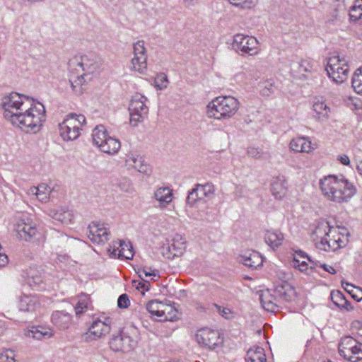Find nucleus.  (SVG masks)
<instances>
[{
  "label": "nucleus",
  "mask_w": 362,
  "mask_h": 362,
  "mask_svg": "<svg viewBox=\"0 0 362 362\" xmlns=\"http://www.w3.org/2000/svg\"><path fill=\"white\" fill-rule=\"evenodd\" d=\"M200 201L202 200L199 199V195L194 187L189 192L187 197V204L190 207H194Z\"/></svg>",
  "instance_id": "nucleus-47"
},
{
  "label": "nucleus",
  "mask_w": 362,
  "mask_h": 362,
  "mask_svg": "<svg viewBox=\"0 0 362 362\" xmlns=\"http://www.w3.org/2000/svg\"><path fill=\"white\" fill-rule=\"evenodd\" d=\"M276 293L279 297L285 301L292 300L296 296L294 288L288 284L279 286L276 289Z\"/></svg>",
  "instance_id": "nucleus-37"
},
{
  "label": "nucleus",
  "mask_w": 362,
  "mask_h": 362,
  "mask_svg": "<svg viewBox=\"0 0 362 362\" xmlns=\"http://www.w3.org/2000/svg\"><path fill=\"white\" fill-rule=\"evenodd\" d=\"M121 144L118 139L111 136H108L102 144L98 146V148L107 154H116L120 149Z\"/></svg>",
  "instance_id": "nucleus-30"
},
{
  "label": "nucleus",
  "mask_w": 362,
  "mask_h": 362,
  "mask_svg": "<svg viewBox=\"0 0 362 362\" xmlns=\"http://www.w3.org/2000/svg\"><path fill=\"white\" fill-rule=\"evenodd\" d=\"M350 295L356 301L361 300H362V288L360 287L356 286V288L351 292V293H350Z\"/></svg>",
  "instance_id": "nucleus-53"
},
{
  "label": "nucleus",
  "mask_w": 362,
  "mask_h": 362,
  "mask_svg": "<svg viewBox=\"0 0 362 362\" xmlns=\"http://www.w3.org/2000/svg\"><path fill=\"white\" fill-rule=\"evenodd\" d=\"M16 358L14 349L5 347L0 349V362H18Z\"/></svg>",
  "instance_id": "nucleus-41"
},
{
  "label": "nucleus",
  "mask_w": 362,
  "mask_h": 362,
  "mask_svg": "<svg viewBox=\"0 0 362 362\" xmlns=\"http://www.w3.org/2000/svg\"><path fill=\"white\" fill-rule=\"evenodd\" d=\"M239 100L232 95H218L208 102L205 115L214 121L228 120L235 117L240 110Z\"/></svg>",
  "instance_id": "nucleus-4"
},
{
  "label": "nucleus",
  "mask_w": 362,
  "mask_h": 362,
  "mask_svg": "<svg viewBox=\"0 0 362 362\" xmlns=\"http://www.w3.org/2000/svg\"><path fill=\"white\" fill-rule=\"evenodd\" d=\"M274 83L271 81H265L259 85V93L261 95L268 97L274 93Z\"/></svg>",
  "instance_id": "nucleus-45"
},
{
  "label": "nucleus",
  "mask_w": 362,
  "mask_h": 362,
  "mask_svg": "<svg viewBox=\"0 0 362 362\" xmlns=\"http://www.w3.org/2000/svg\"><path fill=\"white\" fill-rule=\"evenodd\" d=\"M30 192L35 195L40 202H47L49 199L52 189L47 184L42 183L37 187H31Z\"/></svg>",
  "instance_id": "nucleus-31"
},
{
  "label": "nucleus",
  "mask_w": 362,
  "mask_h": 362,
  "mask_svg": "<svg viewBox=\"0 0 362 362\" xmlns=\"http://www.w3.org/2000/svg\"><path fill=\"white\" fill-rule=\"evenodd\" d=\"M4 119L15 128L28 133H38L46 121L45 105L25 94L11 92L2 98Z\"/></svg>",
  "instance_id": "nucleus-1"
},
{
  "label": "nucleus",
  "mask_w": 362,
  "mask_h": 362,
  "mask_svg": "<svg viewBox=\"0 0 362 362\" xmlns=\"http://www.w3.org/2000/svg\"><path fill=\"white\" fill-rule=\"evenodd\" d=\"M240 262L248 267L257 268L262 265L263 258L260 253L254 250L243 252L239 259Z\"/></svg>",
  "instance_id": "nucleus-27"
},
{
  "label": "nucleus",
  "mask_w": 362,
  "mask_h": 362,
  "mask_svg": "<svg viewBox=\"0 0 362 362\" xmlns=\"http://www.w3.org/2000/svg\"><path fill=\"white\" fill-rule=\"evenodd\" d=\"M317 148V144L308 137H294L288 143V149L293 153L312 154Z\"/></svg>",
  "instance_id": "nucleus-18"
},
{
  "label": "nucleus",
  "mask_w": 362,
  "mask_h": 362,
  "mask_svg": "<svg viewBox=\"0 0 362 362\" xmlns=\"http://www.w3.org/2000/svg\"><path fill=\"white\" fill-rule=\"evenodd\" d=\"M88 230V237L94 243L105 244L110 238V232L105 223L92 222Z\"/></svg>",
  "instance_id": "nucleus-16"
},
{
  "label": "nucleus",
  "mask_w": 362,
  "mask_h": 362,
  "mask_svg": "<svg viewBox=\"0 0 362 362\" xmlns=\"http://www.w3.org/2000/svg\"><path fill=\"white\" fill-rule=\"evenodd\" d=\"M195 339L201 346L209 349H214L222 343L219 333L207 327L197 330Z\"/></svg>",
  "instance_id": "nucleus-14"
},
{
  "label": "nucleus",
  "mask_w": 362,
  "mask_h": 362,
  "mask_svg": "<svg viewBox=\"0 0 362 362\" xmlns=\"http://www.w3.org/2000/svg\"><path fill=\"white\" fill-rule=\"evenodd\" d=\"M338 351L340 356L348 361L358 362L362 360V343L350 336L341 339Z\"/></svg>",
  "instance_id": "nucleus-8"
},
{
  "label": "nucleus",
  "mask_w": 362,
  "mask_h": 362,
  "mask_svg": "<svg viewBox=\"0 0 362 362\" xmlns=\"http://www.w3.org/2000/svg\"><path fill=\"white\" fill-rule=\"evenodd\" d=\"M329 78L337 84H341L348 79L349 65L344 56L332 55L327 59L325 68Z\"/></svg>",
  "instance_id": "nucleus-6"
},
{
  "label": "nucleus",
  "mask_w": 362,
  "mask_h": 362,
  "mask_svg": "<svg viewBox=\"0 0 362 362\" xmlns=\"http://www.w3.org/2000/svg\"><path fill=\"white\" fill-rule=\"evenodd\" d=\"M184 5L186 8H190L193 6V3L192 0H184Z\"/></svg>",
  "instance_id": "nucleus-59"
},
{
  "label": "nucleus",
  "mask_w": 362,
  "mask_h": 362,
  "mask_svg": "<svg viewBox=\"0 0 362 362\" xmlns=\"http://www.w3.org/2000/svg\"><path fill=\"white\" fill-rule=\"evenodd\" d=\"M91 136L93 145L98 148L103 141H105V139L110 134L106 127L100 124L96 126L93 129Z\"/></svg>",
  "instance_id": "nucleus-34"
},
{
  "label": "nucleus",
  "mask_w": 362,
  "mask_h": 362,
  "mask_svg": "<svg viewBox=\"0 0 362 362\" xmlns=\"http://www.w3.org/2000/svg\"><path fill=\"white\" fill-rule=\"evenodd\" d=\"M91 305L90 297L86 294H81L78 296V300L75 305V311L77 315L84 313Z\"/></svg>",
  "instance_id": "nucleus-39"
},
{
  "label": "nucleus",
  "mask_w": 362,
  "mask_h": 362,
  "mask_svg": "<svg viewBox=\"0 0 362 362\" xmlns=\"http://www.w3.org/2000/svg\"><path fill=\"white\" fill-rule=\"evenodd\" d=\"M314 233L320 238L317 246L325 251H335L346 246L349 242V231L344 226H331L325 220L319 221Z\"/></svg>",
  "instance_id": "nucleus-3"
},
{
  "label": "nucleus",
  "mask_w": 362,
  "mask_h": 362,
  "mask_svg": "<svg viewBox=\"0 0 362 362\" xmlns=\"http://www.w3.org/2000/svg\"><path fill=\"white\" fill-rule=\"evenodd\" d=\"M52 320L57 325L66 328L71 322V316L68 313L62 311L56 312L52 315Z\"/></svg>",
  "instance_id": "nucleus-40"
},
{
  "label": "nucleus",
  "mask_w": 362,
  "mask_h": 362,
  "mask_svg": "<svg viewBox=\"0 0 362 362\" xmlns=\"http://www.w3.org/2000/svg\"><path fill=\"white\" fill-rule=\"evenodd\" d=\"M147 49L144 41L138 40L133 45V57L129 69L136 74L146 75L148 72Z\"/></svg>",
  "instance_id": "nucleus-10"
},
{
  "label": "nucleus",
  "mask_w": 362,
  "mask_h": 362,
  "mask_svg": "<svg viewBox=\"0 0 362 362\" xmlns=\"http://www.w3.org/2000/svg\"><path fill=\"white\" fill-rule=\"evenodd\" d=\"M234 78H233L234 81H241L243 80V78H242L243 77V74L242 73H238V74H235L234 76Z\"/></svg>",
  "instance_id": "nucleus-60"
},
{
  "label": "nucleus",
  "mask_w": 362,
  "mask_h": 362,
  "mask_svg": "<svg viewBox=\"0 0 362 362\" xmlns=\"http://www.w3.org/2000/svg\"><path fill=\"white\" fill-rule=\"evenodd\" d=\"M293 267L308 275L313 274L315 264L302 251H296L293 257Z\"/></svg>",
  "instance_id": "nucleus-20"
},
{
  "label": "nucleus",
  "mask_w": 362,
  "mask_h": 362,
  "mask_svg": "<svg viewBox=\"0 0 362 362\" xmlns=\"http://www.w3.org/2000/svg\"><path fill=\"white\" fill-rule=\"evenodd\" d=\"M147 101V98L140 93H135L132 97L129 110L130 123L133 126H136L139 122L143 121L144 117L148 114V107L146 105Z\"/></svg>",
  "instance_id": "nucleus-12"
},
{
  "label": "nucleus",
  "mask_w": 362,
  "mask_h": 362,
  "mask_svg": "<svg viewBox=\"0 0 362 362\" xmlns=\"http://www.w3.org/2000/svg\"><path fill=\"white\" fill-rule=\"evenodd\" d=\"M248 153L252 156V157H255L256 156V154H255V150L254 149H250L248 151Z\"/></svg>",
  "instance_id": "nucleus-61"
},
{
  "label": "nucleus",
  "mask_w": 362,
  "mask_h": 362,
  "mask_svg": "<svg viewBox=\"0 0 362 362\" xmlns=\"http://www.w3.org/2000/svg\"><path fill=\"white\" fill-rule=\"evenodd\" d=\"M320 267L324 270H325L326 272H327L328 273H330L332 274H334L337 273V270L332 265H329V264H320Z\"/></svg>",
  "instance_id": "nucleus-55"
},
{
  "label": "nucleus",
  "mask_w": 362,
  "mask_h": 362,
  "mask_svg": "<svg viewBox=\"0 0 362 362\" xmlns=\"http://www.w3.org/2000/svg\"><path fill=\"white\" fill-rule=\"evenodd\" d=\"M339 308L341 310H346V311H352L354 309L353 305L351 304V303L349 302L347 300H346L343 303L342 306H340Z\"/></svg>",
  "instance_id": "nucleus-56"
},
{
  "label": "nucleus",
  "mask_w": 362,
  "mask_h": 362,
  "mask_svg": "<svg viewBox=\"0 0 362 362\" xmlns=\"http://www.w3.org/2000/svg\"><path fill=\"white\" fill-rule=\"evenodd\" d=\"M86 124L84 115L69 114L59 124V134L63 141H74L80 136Z\"/></svg>",
  "instance_id": "nucleus-5"
},
{
  "label": "nucleus",
  "mask_w": 362,
  "mask_h": 362,
  "mask_svg": "<svg viewBox=\"0 0 362 362\" xmlns=\"http://www.w3.org/2000/svg\"><path fill=\"white\" fill-rule=\"evenodd\" d=\"M23 334L26 338L37 340L48 339L54 336V331L48 327L40 326L30 327L24 329Z\"/></svg>",
  "instance_id": "nucleus-23"
},
{
  "label": "nucleus",
  "mask_w": 362,
  "mask_h": 362,
  "mask_svg": "<svg viewBox=\"0 0 362 362\" xmlns=\"http://www.w3.org/2000/svg\"><path fill=\"white\" fill-rule=\"evenodd\" d=\"M136 274L141 279H144L145 278H153L156 276V274L155 271L151 270V269L147 268H138L136 270Z\"/></svg>",
  "instance_id": "nucleus-50"
},
{
  "label": "nucleus",
  "mask_w": 362,
  "mask_h": 362,
  "mask_svg": "<svg viewBox=\"0 0 362 362\" xmlns=\"http://www.w3.org/2000/svg\"><path fill=\"white\" fill-rule=\"evenodd\" d=\"M322 195L328 202L338 204L348 203L357 194L354 182L344 176L330 174L319 180Z\"/></svg>",
  "instance_id": "nucleus-2"
},
{
  "label": "nucleus",
  "mask_w": 362,
  "mask_h": 362,
  "mask_svg": "<svg viewBox=\"0 0 362 362\" xmlns=\"http://www.w3.org/2000/svg\"><path fill=\"white\" fill-rule=\"evenodd\" d=\"M355 324L358 326V334L362 337V323L360 322H356Z\"/></svg>",
  "instance_id": "nucleus-58"
},
{
  "label": "nucleus",
  "mask_w": 362,
  "mask_h": 362,
  "mask_svg": "<svg viewBox=\"0 0 362 362\" xmlns=\"http://www.w3.org/2000/svg\"><path fill=\"white\" fill-rule=\"evenodd\" d=\"M70 66H78L82 75L92 80L98 78L101 71L99 62L94 57L83 54L76 55L69 61Z\"/></svg>",
  "instance_id": "nucleus-9"
},
{
  "label": "nucleus",
  "mask_w": 362,
  "mask_h": 362,
  "mask_svg": "<svg viewBox=\"0 0 362 362\" xmlns=\"http://www.w3.org/2000/svg\"><path fill=\"white\" fill-rule=\"evenodd\" d=\"M354 163L355 164V169L358 175L362 177V158L355 157L354 158Z\"/></svg>",
  "instance_id": "nucleus-52"
},
{
  "label": "nucleus",
  "mask_w": 362,
  "mask_h": 362,
  "mask_svg": "<svg viewBox=\"0 0 362 362\" xmlns=\"http://www.w3.org/2000/svg\"><path fill=\"white\" fill-rule=\"evenodd\" d=\"M153 197L160 208H166L174 199L173 190L169 187H160L153 192Z\"/></svg>",
  "instance_id": "nucleus-25"
},
{
  "label": "nucleus",
  "mask_w": 362,
  "mask_h": 362,
  "mask_svg": "<svg viewBox=\"0 0 362 362\" xmlns=\"http://www.w3.org/2000/svg\"><path fill=\"white\" fill-rule=\"evenodd\" d=\"M126 165L135 170L148 174L151 170L148 164L144 161V158L138 154H130L126 159Z\"/></svg>",
  "instance_id": "nucleus-29"
},
{
  "label": "nucleus",
  "mask_w": 362,
  "mask_h": 362,
  "mask_svg": "<svg viewBox=\"0 0 362 362\" xmlns=\"http://www.w3.org/2000/svg\"><path fill=\"white\" fill-rule=\"evenodd\" d=\"M108 255L112 258L132 259L134 252L130 243L123 240H117L112 243L107 250Z\"/></svg>",
  "instance_id": "nucleus-19"
},
{
  "label": "nucleus",
  "mask_w": 362,
  "mask_h": 362,
  "mask_svg": "<svg viewBox=\"0 0 362 362\" xmlns=\"http://www.w3.org/2000/svg\"><path fill=\"white\" fill-rule=\"evenodd\" d=\"M170 248L175 256L182 255L187 248V242L185 239L180 235H176L172 240Z\"/></svg>",
  "instance_id": "nucleus-35"
},
{
  "label": "nucleus",
  "mask_w": 362,
  "mask_h": 362,
  "mask_svg": "<svg viewBox=\"0 0 362 362\" xmlns=\"http://www.w3.org/2000/svg\"><path fill=\"white\" fill-rule=\"evenodd\" d=\"M288 180L284 175L275 177L270 186L272 195L277 200L284 199L288 193Z\"/></svg>",
  "instance_id": "nucleus-21"
},
{
  "label": "nucleus",
  "mask_w": 362,
  "mask_h": 362,
  "mask_svg": "<svg viewBox=\"0 0 362 362\" xmlns=\"http://www.w3.org/2000/svg\"><path fill=\"white\" fill-rule=\"evenodd\" d=\"M146 308L152 317L159 320H171L173 317L174 308L163 302L151 300L146 304Z\"/></svg>",
  "instance_id": "nucleus-15"
},
{
  "label": "nucleus",
  "mask_w": 362,
  "mask_h": 362,
  "mask_svg": "<svg viewBox=\"0 0 362 362\" xmlns=\"http://www.w3.org/2000/svg\"><path fill=\"white\" fill-rule=\"evenodd\" d=\"M232 46L241 56H255L260 52L259 42L252 35L237 33L233 37Z\"/></svg>",
  "instance_id": "nucleus-7"
},
{
  "label": "nucleus",
  "mask_w": 362,
  "mask_h": 362,
  "mask_svg": "<svg viewBox=\"0 0 362 362\" xmlns=\"http://www.w3.org/2000/svg\"><path fill=\"white\" fill-rule=\"evenodd\" d=\"M132 286L139 291L142 295H144L146 291H148L150 288V284L148 281L145 279L139 280H133Z\"/></svg>",
  "instance_id": "nucleus-46"
},
{
  "label": "nucleus",
  "mask_w": 362,
  "mask_h": 362,
  "mask_svg": "<svg viewBox=\"0 0 362 362\" xmlns=\"http://www.w3.org/2000/svg\"><path fill=\"white\" fill-rule=\"evenodd\" d=\"M93 81L80 74L70 78L69 83L72 92L76 95H82L87 90L88 83Z\"/></svg>",
  "instance_id": "nucleus-26"
},
{
  "label": "nucleus",
  "mask_w": 362,
  "mask_h": 362,
  "mask_svg": "<svg viewBox=\"0 0 362 362\" xmlns=\"http://www.w3.org/2000/svg\"><path fill=\"white\" fill-rule=\"evenodd\" d=\"M331 297L333 303L339 308L342 306L343 303L346 300L344 294L339 291H333Z\"/></svg>",
  "instance_id": "nucleus-48"
},
{
  "label": "nucleus",
  "mask_w": 362,
  "mask_h": 362,
  "mask_svg": "<svg viewBox=\"0 0 362 362\" xmlns=\"http://www.w3.org/2000/svg\"><path fill=\"white\" fill-rule=\"evenodd\" d=\"M313 118L317 122L328 121L332 115V108L327 100L322 96H316L311 101Z\"/></svg>",
  "instance_id": "nucleus-13"
},
{
  "label": "nucleus",
  "mask_w": 362,
  "mask_h": 362,
  "mask_svg": "<svg viewBox=\"0 0 362 362\" xmlns=\"http://www.w3.org/2000/svg\"><path fill=\"white\" fill-rule=\"evenodd\" d=\"M30 302V298L28 296L23 297L21 300V303L19 305V308L21 310H28V303Z\"/></svg>",
  "instance_id": "nucleus-54"
},
{
  "label": "nucleus",
  "mask_w": 362,
  "mask_h": 362,
  "mask_svg": "<svg viewBox=\"0 0 362 362\" xmlns=\"http://www.w3.org/2000/svg\"><path fill=\"white\" fill-rule=\"evenodd\" d=\"M47 214L52 219L66 225L71 223L74 218L72 212L62 206L49 208Z\"/></svg>",
  "instance_id": "nucleus-22"
},
{
  "label": "nucleus",
  "mask_w": 362,
  "mask_h": 362,
  "mask_svg": "<svg viewBox=\"0 0 362 362\" xmlns=\"http://www.w3.org/2000/svg\"><path fill=\"white\" fill-rule=\"evenodd\" d=\"M110 321L107 318L95 319L90 324L86 335L90 340H98L110 331Z\"/></svg>",
  "instance_id": "nucleus-17"
},
{
  "label": "nucleus",
  "mask_w": 362,
  "mask_h": 362,
  "mask_svg": "<svg viewBox=\"0 0 362 362\" xmlns=\"http://www.w3.org/2000/svg\"><path fill=\"white\" fill-rule=\"evenodd\" d=\"M195 189L199 195V199L202 201L213 195L215 192V187L210 183L204 185L197 184L195 186Z\"/></svg>",
  "instance_id": "nucleus-38"
},
{
  "label": "nucleus",
  "mask_w": 362,
  "mask_h": 362,
  "mask_svg": "<svg viewBox=\"0 0 362 362\" xmlns=\"http://www.w3.org/2000/svg\"><path fill=\"white\" fill-rule=\"evenodd\" d=\"M351 22L362 25V0H355L349 11Z\"/></svg>",
  "instance_id": "nucleus-33"
},
{
  "label": "nucleus",
  "mask_w": 362,
  "mask_h": 362,
  "mask_svg": "<svg viewBox=\"0 0 362 362\" xmlns=\"http://www.w3.org/2000/svg\"><path fill=\"white\" fill-rule=\"evenodd\" d=\"M12 233L19 241L30 242L36 238L38 230L31 219L18 218L13 223Z\"/></svg>",
  "instance_id": "nucleus-11"
},
{
  "label": "nucleus",
  "mask_w": 362,
  "mask_h": 362,
  "mask_svg": "<svg viewBox=\"0 0 362 362\" xmlns=\"http://www.w3.org/2000/svg\"><path fill=\"white\" fill-rule=\"evenodd\" d=\"M341 286L342 287L344 288V290L348 292L349 294L351 293V292L354 290V288H356L355 286L349 284V283H344V282H342L341 283Z\"/></svg>",
  "instance_id": "nucleus-57"
},
{
  "label": "nucleus",
  "mask_w": 362,
  "mask_h": 362,
  "mask_svg": "<svg viewBox=\"0 0 362 362\" xmlns=\"http://www.w3.org/2000/svg\"><path fill=\"white\" fill-rule=\"evenodd\" d=\"M169 84L168 76L164 73H158L156 75L153 80V86L158 90L165 89Z\"/></svg>",
  "instance_id": "nucleus-44"
},
{
  "label": "nucleus",
  "mask_w": 362,
  "mask_h": 362,
  "mask_svg": "<svg viewBox=\"0 0 362 362\" xmlns=\"http://www.w3.org/2000/svg\"><path fill=\"white\" fill-rule=\"evenodd\" d=\"M246 362H267L264 349L261 347H252L247 354Z\"/></svg>",
  "instance_id": "nucleus-36"
},
{
  "label": "nucleus",
  "mask_w": 362,
  "mask_h": 362,
  "mask_svg": "<svg viewBox=\"0 0 362 362\" xmlns=\"http://www.w3.org/2000/svg\"><path fill=\"white\" fill-rule=\"evenodd\" d=\"M131 342L129 337L118 334L111 338L110 347L114 351L126 353L130 351L132 348Z\"/></svg>",
  "instance_id": "nucleus-24"
},
{
  "label": "nucleus",
  "mask_w": 362,
  "mask_h": 362,
  "mask_svg": "<svg viewBox=\"0 0 362 362\" xmlns=\"http://www.w3.org/2000/svg\"><path fill=\"white\" fill-rule=\"evenodd\" d=\"M351 83L355 92L362 95V66L354 71Z\"/></svg>",
  "instance_id": "nucleus-42"
},
{
  "label": "nucleus",
  "mask_w": 362,
  "mask_h": 362,
  "mask_svg": "<svg viewBox=\"0 0 362 362\" xmlns=\"http://www.w3.org/2000/svg\"><path fill=\"white\" fill-rule=\"evenodd\" d=\"M117 305L121 308H127L129 305V300L127 295H121L117 300Z\"/></svg>",
  "instance_id": "nucleus-51"
},
{
  "label": "nucleus",
  "mask_w": 362,
  "mask_h": 362,
  "mask_svg": "<svg viewBox=\"0 0 362 362\" xmlns=\"http://www.w3.org/2000/svg\"><path fill=\"white\" fill-rule=\"evenodd\" d=\"M229 4L239 10H249L256 4L255 0H228Z\"/></svg>",
  "instance_id": "nucleus-43"
},
{
  "label": "nucleus",
  "mask_w": 362,
  "mask_h": 362,
  "mask_svg": "<svg viewBox=\"0 0 362 362\" xmlns=\"http://www.w3.org/2000/svg\"><path fill=\"white\" fill-rule=\"evenodd\" d=\"M264 240L269 247L275 250L282 245L284 235L279 230H267L265 231Z\"/></svg>",
  "instance_id": "nucleus-28"
},
{
  "label": "nucleus",
  "mask_w": 362,
  "mask_h": 362,
  "mask_svg": "<svg viewBox=\"0 0 362 362\" xmlns=\"http://www.w3.org/2000/svg\"><path fill=\"white\" fill-rule=\"evenodd\" d=\"M260 301L263 308L274 312L276 308V299L269 290L263 291L260 295Z\"/></svg>",
  "instance_id": "nucleus-32"
},
{
  "label": "nucleus",
  "mask_w": 362,
  "mask_h": 362,
  "mask_svg": "<svg viewBox=\"0 0 362 362\" xmlns=\"http://www.w3.org/2000/svg\"><path fill=\"white\" fill-rule=\"evenodd\" d=\"M335 160L343 166L352 168L351 158L346 153H341L337 154Z\"/></svg>",
  "instance_id": "nucleus-49"
}]
</instances>
